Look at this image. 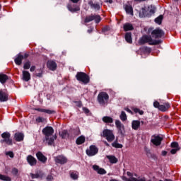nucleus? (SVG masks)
Here are the masks:
<instances>
[{"mask_svg": "<svg viewBox=\"0 0 181 181\" xmlns=\"http://www.w3.org/2000/svg\"><path fill=\"white\" fill-rule=\"evenodd\" d=\"M105 144L106 146H110V144H108L107 143V141H105Z\"/></svg>", "mask_w": 181, "mask_h": 181, "instance_id": "nucleus-61", "label": "nucleus"}, {"mask_svg": "<svg viewBox=\"0 0 181 181\" xmlns=\"http://www.w3.org/2000/svg\"><path fill=\"white\" fill-rule=\"evenodd\" d=\"M101 136H103V138H105L107 142H112L115 139V135H114V132L108 129H105L103 131Z\"/></svg>", "mask_w": 181, "mask_h": 181, "instance_id": "nucleus-5", "label": "nucleus"}, {"mask_svg": "<svg viewBox=\"0 0 181 181\" xmlns=\"http://www.w3.org/2000/svg\"><path fill=\"white\" fill-rule=\"evenodd\" d=\"M83 111L85 112V114H89L90 113V110L87 107H83Z\"/></svg>", "mask_w": 181, "mask_h": 181, "instance_id": "nucleus-51", "label": "nucleus"}, {"mask_svg": "<svg viewBox=\"0 0 181 181\" xmlns=\"http://www.w3.org/2000/svg\"><path fill=\"white\" fill-rule=\"evenodd\" d=\"M106 158L112 164H115L118 162V158H117V157H115V156H106Z\"/></svg>", "mask_w": 181, "mask_h": 181, "instance_id": "nucleus-27", "label": "nucleus"}, {"mask_svg": "<svg viewBox=\"0 0 181 181\" xmlns=\"http://www.w3.org/2000/svg\"><path fill=\"white\" fill-rule=\"evenodd\" d=\"M75 104H76L77 107H78L79 108H81V107H83V103H81V101H76Z\"/></svg>", "mask_w": 181, "mask_h": 181, "instance_id": "nucleus-49", "label": "nucleus"}, {"mask_svg": "<svg viewBox=\"0 0 181 181\" xmlns=\"http://www.w3.org/2000/svg\"><path fill=\"white\" fill-rule=\"evenodd\" d=\"M93 169L95 170V172H97L98 175H105L107 173V171L104 168H100V166L97 165H93Z\"/></svg>", "mask_w": 181, "mask_h": 181, "instance_id": "nucleus-15", "label": "nucleus"}, {"mask_svg": "<svg viewBox=\"0 0 181 181\" xmlns=\"http://www.w3.org/2000/svg\"><path fill=\"white\" fill-rule=\"evenodd\" d=\"M86 142V136L81 135L78 136L76 140V145H83Z\"/></svg>", "mask_w": 181, "mask_h": 181, "instance_id": "nucleus-20", "label": "nucleus"}, {"mask_svg": "<svg viewBox=\"0 0 181 181\" xmlns=\"http://www.w3.org/2000/svg\"><path fill=\"white\" fill-rule=\"evenodd\" d=\"M162 21H163V16L160 15L155 19L156 23L158 25H162Z\"/></svg>", "mask_w": 181, "mask_h": 181, "instance_id": "nucleus-38", "label": "nucleus"}, {"mask_svg": "<svg viewBox=\"0 0 181 181\" xmlns=\"http://www.w3.org/2000/svg\"><path fill=\"white\" fill-rule=\"evenodd\" d=\"M67 8L70 12L74 13V12H78L80 11V6L78 5H71L68 4Z\"/></svg>", "mask_w": 181, "mask_h": 181, "instance_id": "nucleus-17", "label": "nucleus"}, {"mask_svg": "<svg viewBox=\"0 0 181 181\" xmlns=\"http://www.w3.org/2000/svg\"><path fill=\"white\" fill-rule=\"evenodd\" d=\"M73 4H78L80 0H70Z\"/></svg>", "mask_w": 181, "mask_h": 181, "instance_id": "nucleus-58", "label": "nucleus"}, {"mask_svg": "<svg viewBox=\"0 0 181 181\" xmlns=\"http://www.w3.org/2000/svg\"><path fill=\"white\" fill-rule=\"evenodd\" d=\"M0 101H8V93L4 90H0Z\"/></svg>", "mask_w": 181, "mask_h": 181, "instance_id": "nucleus-24", "label": "nucleus"}, {"mask_svg": "<svg viewBox=\"0 0 181 181\" xmlns=\"http://www.w3.org/2000/svg\"><path fill=\"white\" fill-rule=\"evenodd\" d=\"M102 121L104 124H112V122H114V119L110 116H105L102 118Z\"/></svg>", "mask_w": 181, "mask_h": 181, "instance_id": "nucleus-22", "label": "nucleus"}, {"mask_svg": "<svg viewBox=\"0 0 181 181\" xmlns=\"http://www.w3.org/2000/svg\"><path fill=\"white\" fill-rule=\"evenodd\" d=\"M45 73V68H40L37 69L35 74V77H43V74Z\"/></svg>", "mask_w": 181, "mask_h": 181, "instance_id": "nucleus-28", "label": "nucleus"}, {"mask_svg": "<svg viewBox=\"0 0 181 181\" xmlns=\"http://www.w3.org/2000/svg\"><path fill=\"white\" fill-rule=\"evenodd\" d=\"M36 70V66H32L30 69V71L33 72Z\"/></svg>", "mask_w": 181, "mask_h": 181, "instance_id": "nucleus-56", "label": "nucleus"}, {"mask_svg": "<svg viewBox=\"0 0 181 181\" xmlns=\"http://www.w3.org/2000/svg\"><path fill=\"white\" fill-rule=\"evenodd\" d=\"M27 162L30 165V166H36V163H37V160L32 155H29L27 156Z\"/></svg>", "mask_w": 181, "mask_h": 181, "instance_id": "nucleus-16", "label": "nucleus"}, {"mask_svg": "<svg viewBox=\"0 0 181 181\" xmlns=\"http://www.w3.org/2000/svg\"><path fill=\"white\" fill-rule=\"evenodd\" d=\"M119 118L121 119V121H127V114L125 113V112L122 111L120 115H119Z\"/></svg>", "mask_w": 181, "mask_h": 181, "instance_id": "nucleus-40", "label": "nucleus"}, {"mask_svg": "<svg viewBox=\"0 0 181 181\" xmlns=\"http://www.w3.org/2000/svg\"><path fill=\"white\" fill-rule=\"evenodd\" d=\"M31 178L32 179H39V177H40V175H39V173H31L30 174Z\"/></svg>", "mask_w": 181, "mask_h": 181, "instance_id": "nucleus-44", "label": "nucleus"}, {"mask_svg": "<svg viewBox=\"0 0 181 181\" xmlns=\"http://www.w3.org/2000/svg\"><path fill=\"white\" fill-rule=\"evenodd\" d=\"M28 56L29 55L28 54H25L24 56L21 54L17 55V57L14 59L16 64H17V66H21V64H22V61L23 60V59H28Z\"/></svg>", "mask_w": 181, "mask_h": 181, "instance_id": "nucleus-12", "label": "nucleus"}, {"mask_svg": "<svg viewBox=\"0 0 181 181\" xmlns=\"http://www.w3.org/2000/svg\"><path fill=\"white\" fill-rule=\"evenodd\" d=\"M23 138H24V136H23V134L22 133L18 132L14 134V139L17 142H21V141H23Z\"/></svg>", "mask_w": 181, "mask_h": 181, "instance_id": "nucleus-23", "label": "nucleus"}, {"mask_svg": "<svg viewBox=\"0 0 181 181\" xmlns=\"http://www.w3.org/2000/svg\"><path fill=\"white\" fill-rule=\"evenodd\" d=\"M147 33L148 35L151 33L152 37H154V39H160L165 36V32L159 28H157L154 30L153 28H148Z\"/></svg>", "mask_w": 181, "mask_h": 181, "instance_id": "nucleus-3", "label": "nucleus"}, {"mask_svg": "<svg viewBox=\"0 0 181 181\" xmlns=\"http://www.w3.org/2000/svg\"><path fill=\"white\" fill-rule=\"evenodd\" d=\"M35 111H38L39 112H44L45 109H42V108H35L34 109Z\"/></svg>", "mask_w": 181, "mask_h": 181, "instance_id": "nucleus-54", "label": "nucleus"}, {"mask_svg": "<svg viewBox=\"0 0 181 181\" xmlns=\"http://www.w3.org/2000/svg\"><path fill=\"white\" fill-rule=\"evenodd\" d=\"M98 102L100 105L105 107L108 105V100H110V95L106 92H100L98 95Z\"/></svg>", "mask_w": 181, "mask_h": 181, "instance_id": "nucleus-4", "label": "nucleus"}, {"mask_svg": "<svg viewBox=\"0 0 181 181\" xmlns=\"http://www.w3.org/2000/svg\"><path fill=\"white\" fill-rule=\"evenodd\" d=\"M47 180H53V175H47Z\"/></svg>", "mask_w": 181, "mask_h": 181, "instance_id": "nucleus-55", "label": "nucleus"}, {"mask_svg": "<svg viewBox=\"0 0 181 181\" xmlns=\"http://www.w3.org/2000/svg\"><path fill=\"white\" fill-rule=\"evenodd\" d=\"M1 8H2V6L0 4V9H1Z\"/></svg>", "mask_w": 181, "mask_h": 181, "instance_id": "nucleus-63", "label": "nucleus"}, {"mask_svg": "<svg viewBox=\"0 0 181 181\" xmlns=\"http://www.w3.org/2000/svg\"><path fill=\"white\" fill-rule=\"evenodd\" d=\"M177 151H179V148H173L170 151V153H172V155H175V153H176Z\"/></svg>", "mask_w": 181, "mask_h": 181, "instance_id": "nucleus-50", "label": "nucleus"}, {"mask_svg": "<svg viewBox=\"0 0 181 181\" xmlns=\"http://www.w3.org/2000/svg\"><path fill=\"white\" fill-rule=\"evenodd\" d=\"M115 125L117 129H119V131H121L122 129H124V125L121 124V122L119 120L115 121Z\"/></svg>", "mask_w": 181, "mask_h": 181, "instance_id": "nucleus-35", "label": "nucleus"}, {"mask_svg": "<svg viewBox=\"0 0 181 181\" xmlns=\"http://www.w3.org/2000/svg\"><path fill=\"white\" fill-rule=\"evenodd\" d=\"M44 112L45 114H49V115L52 114H56L55 110H49V109H44Z\"/></svg>", "mask_w": 181, "mask_h": 181, "instance_id": "nucleus-41", "label": "nucleus"}, {"mask_svg": "<svg viewBox=\"0 0 181 181\" xmlns=\"http://www.w3.org/2000/svg\"><path fill=\"white\" fill-rule=\"evenodd\" d=\"M47 67L49 70L54 71L57 69V64L54 61H48L47 62Z\"/></svg>", "mask_w": 181, "mask_h": 181, "instance_id": "nucleus-13", "label": "nucleus"}, {"mask_svg": "<svg viewBox=\"0 0 181 181\" xmlns=\"http://www.w3.org/2000/svg\"><path fill=\"white\" fill-rule=\"evenodd\" d=\"M36 157L37 159H38V160L42 163H46V162H47V158L45 156V155H43V153L40 151H38L36 153Z\"/></svg>", "mask_w": 181, "mask_h": 181, "instance_id": "nucleus-14", "label": "nucleus"}, {"mask_svg": "<svg viewBox=\"0 0 181 181\" xmlns=\"http://www.w3.org/2000/svg\"><path fill=\"white\" fill-rule=\"evenodd\" d=\"M36 122L40 123V122H43L45 121V118L43 117H38L36 119H35Z\"/></svg>", "mask_w": 181, "mask_h": 181, "instance_id": "nucleus-46", "label": "nucleus"}, {"mask_svg": "<svg viewBox=\"0 0 181 181\" xmlns=\"http://www.w3.org/2000/svg\"><path fill=\"white\" fill-rule=\"evenodd\" d=\"M112 146L116 148H122V144H119L118 140H116L112 144Z\"/></svg>", "mask_w": 181, "mask_h": 181, "instance_id": "nucleus-37", "label": "nucleus"}, {"mask_svg": "<svg viewBox=\"0 0 181 181\" xmlns=\"http://www.w3.org/2000/svg\"><path fill=\"white\" fill-rule=\"evenodd\" d=\"M0 180L3 181H12V178L8 175L0 174Z\"/></svg>", "mask_w": 181, "mask_h": 181, "instance_id": "nucleus-36", "label": "nucleus"}, {"mask_svg": "<svg viewBox=\"0 0 181 181\" xmlns=\"http://www.w3.org/2000/svg\"><path fill=\"white\" fill-rule=\"evenodd\" d=\"M93 33V28H90L88 30V33Z\"/></svg>", "mask_w": 181, "mask_h": 181, "instance_id": "nucleus-59", "label": "nucleus"}, {"mask_svg": "<svg viewBox=\"0 0 181 181\" xmlns=\"http://www.w3.org/2000/svg\"><path fill=\"white\" fill-rule=\"evenodd\" d=\"M94 21L95 23H100L101 22V16L97 14H90L85 18V23H89V22H93Z\"/></svg>", "mask_w": 181, "mask_h": 181, "instance_id": "nucleus-7", "label": "nucleus"}, {"mask_svg": "<svg viewBox=\"0 0 181 181\" xmlns=\"http://www.w3.org/2000/svg\"><path fill=\"white\" fill-rule=\"evenodd\" d=\"M5 155L6 156H9L10 158H13L15 156V154H13V151H6Z\"/></svg>", "mask_w": 181, "mask_h": 181, "instance_id": "nucleus-43", "label": "nucleus"}, {"mask_svg": "<svg viewBox=\"0 0 181 181\" xmlns=\"http://www.w3.org/2000/svg\"><path fill=\"white\" fill-rule=\"evenodd\" d=\"M42 134H45V141H47L48 145H53L54 144V141L57 139V136H53L54 134V129L52 127H46L42 129Z\"/></svg>", "mask_w": 181, "mask_h": 181, "instance_id": "nucleus-1", "label": "nucleus"}, {"mask_svg": "<svg viewBox=\"0 0 181 181\" xmlns=\"http://www.w3.org/2000/svg\"><path fill=\"white\" fill-rule=\"evenodd\" d=\"M23 69L25 70H29L30 69V62H27L23 65Z\"/></svg>", "mask_w": 181, "mask_h": 181, "instance_id": "nucleus-42", "label": "nucleus"}, {"mask_svg": "<svg viewBox=\"0 0 181 181\" xmlns=\"http://www.w3.org/2000/svg\"><path fill=\"white\" fill-rule=\"evenodd\" d=\"M76 78L83 84H88L90 83V76L84 72H78L76 75Z\"/></svg>", "mask_w": 181, "mask_h": 181, "instance_id": "nucleus-6", "label": "nucleus"}, {"mask_svg": "<svg viewBox=\"0 0 181 181\" xmlns=\"http://www.w3.org/2000/svg\"><path fill=\"white\" fill-rule=\"evenodd\" d=\"M146 43H148L150 46H155L156 45H160V43H162V41H160V40H153L151 35H144L139 39V45H145Z\"/></svg>", "mask_w": 181, "mask_h": 181, "instance_id": "nucleus-2", "label": "nucleus"}, {"mask_svg": "<svg viewBox=\"0 0 181 181\" xmlns=\"http://www.w3.org/2000/svg\"><path fill=\"white\" fill-rule=\"evenodd\" d=\"M81 134V132L80 131L79 128L76 129L74 132V135H76V136H78V135H80Z\"/></svg>", "mask_w": 181, "mask_h": 181, "instance_id": "nucleus-47", "label": "nucleus"}, {"mask_svg": "<svg viewBox=\"0 0 181 181\" xmlns=\"http://www.w3.org/2000/svg\"><path fill=\"white\" fill-rule=\"evenodd\" d=\"M124 37L127 43H132V34L131 33H127Z\"/></svg>", "mask_w": 181, "mask_h": 181, "instance_id": "nucleus-30", "label": "nucleus"}, {"mask_svg": "<svg viewBox=\"0 0 181 181\" xmlns=\"http://www.w3.org/2000/svg\"><path fill=\"white\" fill-rule=\"evenodd\" d=\"M171 148H179V144L177 142H173L171 144Z\"/></svg>", "mask_w": 181, "mask_h": 181, "instance_id": "nucleus-48", "label": "nucleus"}, {"mask_svg": "<svg viewBox=\"0 0 181 181\" xmlns=\"http://www.w3.org/2000/svg\"><path fill=\"white\" fill-rule=\"evenodd\" d=\"M109 4H112V0H109Z\"/></svg>", "mask_w": 181, "mask_h": 181, "instance_id": "nucleus-62", "label": "nucleus"}, {"mask_svg": "<svg viewBox=\"0 0 181 181\" xmlns=\"http://www.w3.org/2000/svg\"><path fill=\"white\" fill-rule=\"evenodd\" d=\"M132 110L135 114H139V115H144V110H141L138 107H133Z\"/></svg>", "mask_w": 181, "mask_h": 181, "instance_id": "nucleus-39", "label": "nucleus"}, {"mask_svg": "<svg viewBox=\"0 0 181 181\" xmlns=\"http://www.w3.org/2000/svg\"><path fill=\"white\" fill-rule=\"evenodd\" d=\"M136 2H144L146 0H135Z\"/></svg>", "mask_w": 181, "mask_h": 181, "instance_id": "nucleus-60", "label": "nucleus"}, {"mask_svg": "<svg viewBox=\"0 0 181 181\" xmlns=\"http://www.w3.org/2000/svg\"><path fill=\"white\" fill-rule=\"evenodd\" d=\"M1 142H5L7 145H12V139H11V134L9 132H4L1 134Z\"/></svg>", "mask_w": 181, "mask_h": 181, "instance_id": "nucleus-9", "label": "nucleus"}, {"mask_svg": "<svg viewBox=\"0 0 181 181\" xmlns=\"http://www.w3.org/2000/svg\"><path fill=\"white\" fill-rule=\"evenodd\" d=\"M98 153V148L95 145L90 146L89 148L86 149L88 156H94Z\"/></svg>", "mask_w": 181, "mask_h": 181, "instance_id": "nucleus-10", "label": "nucleus"}, {"mask_svg": "<svg viewBox=\"0 0 181 181\" xmlns=\"http://www.w3.org/2000/svg\"><path fill=\"white\" fill-rule=\"evenodd\" d=\"M88 5H90L92 9H95L96 11H100V4L98 3H94L93 1H90L88 2Z\"/></svg>", "mask_w": 181, "mask_h": 181, "instance_id": "nucleus-26", "label": "nucleus"}, {"mask_svg": "<svg viewBox=\"0 0 181 181\" xmlns=\"http://www.w3.org/2000/svg\"><path fill=\"white\" fill-rule=\"evenodd\" d=\"M123 29L124 32H128L129 30H134V25L129 23L124 24Z\"/></svg>", "mask_w": 181, "mask_h": 181, "instance_id": "nucleus-25", "label": "nucleus"}, {"mask_svg": "<svg viewBox=\"0 0 181 181\" xmlns=\"http://www.w3.org/2000/svg\"><path fill=\"white\" fill-rule=\"evenodd\" d=\"M162 155H163V156H166V155H168V152L166 151H163Z\"/></svg>", "mask_w": 181, "mask_h": 181, "instance_id": "nucleus-57", "label": "nucleus"}, {"mask_svg": "<svg viewBox=\"0 0 181 181\" xmlns=\"http://www.w3.org/2000/svg\"><path fill=\"white\" fill-rule=\"evenodd\" d=\"M124 110L127 111V112H129V114H132V115L134 114V112H132V110L128 107H125Z\"/></svg>", "mask_w": 181, "mask_h": 181, "instance_id": "nucleus-53", "label": "nucleus"}, {"mask_svg": "<svg viewBox=\"0 0 181 181\" xmlns=\"http://www.w3.org/2000/svg\"><path fill=\"white\" fill-rule=\"evenodd\" d=\"M153 107H155V108H158L159 110L160 107V104L159 103V102L155 101L153 103Z\"/></svg>", "mask_w": 181, "mask_h": 181, "instance_id": "nucleus-45", "label": "nucleus"}, {"mask_svg": "<svg viewBox=\"0 0 181 181\" xmlns=\"http://www.w3.org/2000/svg\"><path fill=\"white\" fill-rule=\"evenodd\" d=\"M59 136L62 138V139H66V138H69V132L67 130H63L59 132Z\"/></svg>", "mask_w": 181, "mask_h": 181, "instance_id": "nucleus-32", "label": "nucleus"}, {"mask_svg": "<svg viewBox=\"0 0 181 181\" xmlns=\"http://www.w3.org/2000/svg\"><path fill=\"white\" fill-rule=\"evenodd\" d=\"M148 16V10L146 8H142L139 11L140 18H146Z\"/></svg>", "mask_w": 181, "mask_h": 181, "instance_id": "nucleus-29", "label": "nucleus"}, {"mask_svg": "<svg viewBox=\"0 0 181 181\" xmlns=\"http://www.w3.org/2000/svg\"><path fill=\"white\" fill-rule=\"evenodd\" d=\"M7 80H8V76L6 74H0V83H1V84H5Z\"/></svg>", "mask_w": 181, "mask_h": 181, "instance_id": "nucleus-31", "label": "nucleus"}, {"mask_svg": "<svg viewBox=\"0 0 181 181\" xmlns=\"http://www.w3.org/2000/svg\"><path fill=\"white\" fill-rule=\"evenodd\" d=\"M162 141H163V137L160 135L154 134L152 136L151 142L156 146H159L160 144H162Z\"/></svg>", "mask_w": 181, "mask_h": 181, "instance_id": "nucleus-8", "label": "nucleus"}, {"mask_svg": "<svg viewBox=\"0 0 181 181\" xmlns=\"http://www.w3.org/2000/svg\"><path fill=\"white\" fill-rule=\"evenodd\" d=\"M170 108V104L169 103H163V105H160V109H158L160 111H162L163 112H165V111H168Z\"/></svg>", "mask_w": 181, "mask_h": 181, "instance_id": "nucleus-19", "label": "nucleus"}, {"mask_svg": "<svg viewBox=\"0 0 181 181\" xmlns=\"http://www.w3.org/2000/svg\"><path fill=\"white\" fill-rule=\"evenodd\" d=\"M125 11L127 13H129L132 16H134V8L131 6L127 5L125 6Z\"/></svg>", "mask_w": 181, "mask_h": 181, "instance_id": "nucleus-33", "label": "nucleus"}, {"mask_svg": "<svg viewBox=\"0 0 181 181\" xmlns=\"http://www.w3.org/2000/svg\"><path fill=\"white\" fill-rule=\"evenodd\" d=\"M71 178L74 180H77L78 179V172L77 171H71L70 172Z\"/></svg>", "mask_w": 181, "mask_h": 181, "instance_id": "nucleus-34", "label": "nucleus"}, {"mask_svg": "<svg viewBox=\"0 0 181 181\" xmlns=\"http://www.w3.org/2000/svg\"><path fill=\"white\" fill-rule=\"evenodd\" d=\"M18 168H13L12 170L13 175H15L16 176V175H18Z\"/></svg>", "mask_w": 181, "mask_h": 181, "instance_id": "nucleus-52", "label": "nucleus"}, {"mask_svg": "<svg viewBox=\"0 0 181 181\" xmlns=\"http://www.w3.org/2000/svg\"><path fill=\"white\" fill-rule=\"evenodd\" d=\"M54 162L57 165H64L67 163V158L63 155H59L54 157Z\"/></svg>", "mask_w": 181, "mask_h": 181, "instance_id": "nucleus-11", "label": "nucleus"}, {"mask_svg": "<svg viewBox=\"0 0 181 181\" xmlns=\"http://www.w3.org/2000/svg\"><path fill=\"white\" fill-rule=\"evenodd\" d=\"M141 127V122L139 120H133L132 122V128L134 131H138Z\"/></svg>", "mask_w": 181, "mask_h": 181, "instance_id": "nucleus-18", "label": "nucleus"}, {"mask_svg": "<svg viewBox=\"0 0 181 181\" xmlns=\"http://www.w3.org/2000/svg\"><path fill=\"white\" fill-rule=\"evenodd\" d=\"M23 81H29L30 80V73L28 71H23Z\"/></svg>", "mask_w": 181, "mask_h": 181, "instance_id": "nucleus-21", "label": "nucleus"}]
</instances>
